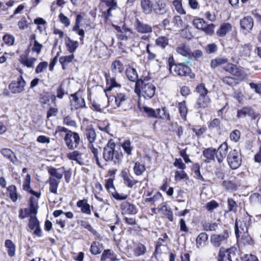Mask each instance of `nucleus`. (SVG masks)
<instances>
[{
    "mask_svg": "<svg viewBox=\"0 0 261 261\" xmlns=\"http://www.w3.org/2000/svg\"><path fill=\"white\" fill-rule=\"evenodd\" d=\"M218 227V224L216 222L207 223L203 224V228L206 231H216Z\"/></svg>",
    "mask_w": 261,
    "mask_h": 261,
    "instance_id": "obj_56",
    "label": "nucleus"
},
{
    "mask_svg": "<svg viewBox=\"0 0 261 261\" xmlns=\"http://www.w3.org/2000/svg\"><path fill=\"white\" fill-rule=\"evenodd\" d=\"M88 146L91 152H92L94 158L96 160V163L97 165L100 166V163L98 156L99 147L98 145L95 146L93 143L89 144Z\"/></svg>",
    "mask_w": 261,
    "mask_h": 261,
    "instance_id": "obj_40",
    "label": "nucleus"
},
{
    "mask_svg": "<svg viewBox=\"0 0 261 261\" xmlns=\"http://www.w3.org/2000/svg\"><path fill=\"white\" fill-rule=\"evenodd\" d=\"M65 44L67 50L70 53H73L79 46V42L71 39L69 37H66L65 39Z\"/></svg>",
    "mask_w": 261,
    "mask_h": 261,
    "instance_id": "obj_19",
    "label": "nucleus"
},
{
    "mask_svg": "<svg viewBox=\"0 0 261 261\" xmlns=\"http://www.w3.org/2000/svg\"><path fill=\"white\" fill-rule=\"evenodd\" d=\"M169 70L173 75L179 76H187L191 71L189 67L185 64H174L171 63H169Z\"/></svg>",
    "mask_w": 261,
    "mask_h": 261,
    "instance_id": "obj_9",
    "label": "nucleus"
},
{
    "mask_svg": "<svg viewBox=\"0 0 261 261\" xmlns=\"http://www.w3.org/2000/svg\"><path fill=\"white\" fill-rule=\"evenodd\" d=\"M25 82L20 76L17 78V81H13L9 85V89L13 93H19L24 90Z\"/></svg>",
    "mask_w": 261,
    "mask_h": 261,
    "instance_id": "obj_12",
    "label": "nucleus"
},
{
    "mask_svg": "<svg viewBox=\"0 0 261 261\" xmlns=\"http://www.w3.org/2000/svg\"><path fill=\"white\" fill-rule=\"evenodd\" d=\"M5 247L7 248L8 255L12 257L15 254V245L10 240H6L5 242Z\"/></svg>",
    "mask_w": 261,
    "mask_h": 261,
    "instance_id": "obj_37",
    "label": "nucleus"
},
{
    "mask_svg": "<svg viewBox=\"0 0 261 261\" xmlns=\"http://www.w3.org/2000/svg\"><path fill=\"white\" fill-rule=\"evenodd\" d=\"M112 69L114 72L121 73L124 69L123 64L119 61H115L112 64Z\"/></svg>",
    "mask_w": 261,
    "mask_h": 261,
    "instance_id": "obj_45",
    "label": "nucleus"
},
{
    "mask_svg": "<svg viewBox=\"0 0 261 261\" xmlns=\"http://www.w3.org/2000/svg\"><path fill=\"white\" fill-rule=\"evenodd\" d=\"M84 137L88 141L89 144L93 143L96 138L95 130L92 128L87 127L85 130Z\"/></svg>",
    "mask_w": 261,
    "mask_h": 261,
    "instance_id": "obj_27",
    "label": "nucleus"
},
{
    "mask_svg": "<svg viewBox=\"0 0 261 261\" xmlns=\"http://www.w3.org/2000/svg\"><path fill=\"white\" fill-rule=\"evenodd\" d=\"M254 115V113L252 109L250 108L245 107L238 110L237 116L238 118H244L247 115H248L253 116V117L255 119V116Z\"/></svg>",
    "mask_w": 261,
    "mask_h": 261,
    "instance_id": "obj_28",
    "label": "nucleus"
},
{
    "mask_svg": "<svg viewBox=\"0 0 261 261\" xmlns=\"http://www.w3.org/2000/svg\"><path fill=\"white\" fill-rule=\"evenodd\" d=\"M157 118H161L162 119L170 120V115L167 112L165 108H163L162 109H156Z\"/></svg>",
    "mask_w": 261,
    "mask_h": 261,
    "instance_id": "obj_46",
    "label": "nucleus"
},
{
    "mask_svg": "<svg viewBox=\"0 0 261 261\" xmlns=\"http://www.w3.org/2000/svg\"><path fill=\"white\" fill-rule=\"evenodd\" d=\"M38 208V203L37 199L32 196L29 200V210L28 208H22L19 211V217L21 219H24L29 215H36L37 213Z\"/></svg>",
    "mask_w": 261,
    "mask_h": 261,
    "instance_id": "obj_5",
    "label": "nucleus"
},
{
    "mask_svg": "<svg viewBox=\"0 0 261 261\" xmlns=\"http://www.w3.org/2000/svg\"><path fill=\"white\" fill-rule=\"evenodd\" d=\"M134 170L135 173L137 175H142L143 173L145 171V168L143 165L137 162L135 164V166L134 167Z\"/></svg>",
    "mask_w": 261,
    "mask_h": 261,
    "instance_id": "obj_53",
    "label": "nucleus"
},
{
    "mask_svg": "<svg viewBox=\"0 0 261 261\" xmlns=\"http://www.w3.org/2000/svg\"><path fill=\"white\" fill-rule=\"evenodd\" d=\"M72 99L71 101V109H77L85 107V102L84 98H79L75 94L72 95Z\"/></svg>",
    "mask_w": 261,
    "mask_h": 261,
    "instance_id": "obj_21",
    "label": "nucleus"
},
{
    "mask_svg": "<svg viewBox=\"0 0 261 261\" xmlns=\"http://www.w3.org/2000/svg\"><path fill=\"white\" fill-rule=\"evenodd\" d=\"M196 92L199 94L198 98L195 105L197 109H204L208 107L211 102V99L207 95L208 90L203 84H200L196 87Z\"/></svg>",
    "mask_w": 261,
    "mask_h": 261,
    "instance_id": "obj_3",
    "label": "nucleus"
},
{
    "mask_svg": "<svg viewBox=\"0 0 261 261\" xmlns=\"http://www.w3.org/2000/svg\"><path fill=\"white\" fill-rule=\"evenodd\" d=\"M49 184V191L54 194H57V190L59 181L53 177H49L47 182Z\"/></svg>",
    "mask_w": 261,
    "mask_h": 261,
    "instance_id": "obj_31",
    "label": "nucleus"
},
{
    "mask_svg": "<svg viewBox=\"0 0 261 261\" xmlns=\"http://www.w3.org/2000/svg\"><path fill=\"white\" fill-rule=\"evenodd\" d=\"M227 161L232 169L238 168L242 163V156L240 151L237 149L230 151L227 156Z\"/></svg>",
    "mask_w": 261,
    "mask_h": 261,
    "instance_id": "obj_6",
    "label": "nucleus"
},
{
    "mask_svg": "<svg viewBox=\"0 0 261 261\" xmlns=\"http://www.w3.org/2000/svg\"><path fill=\"white\" fill-rule=\"evenodd\" d=\"M240 25L243 29L249 31L253 26V18L251 16L244 17L240 21Z\"/></svg>",
    "mask_w": 261,
    "mask_h": 261,
    "instance_id": "obj_20",
    "label": "nucleus"
},
{
    "mask_svg": "<svg viewBox=\"0 0 261 261\" xmlns=\"http://www.w3.org/2000/svg\"><path fill=\"white\" fill-rule=\"evenodd\" d=\"M135 86V92L141 93L145 98H151L155 93V87L147 79L138 80Z\"/></svg>",
    "mask_w": 261,
    "mask_h": 261,
    "instance_id": "obj_2",
    "label": "nucleus"
},
{
    "mask_svg": "<svg viewBox=\"0 0 261 261\" xmlns=\"http://www.w3.org/2000/svg\"><path fill=\"white\" fill-rule=\"evenodd\" d=\"M115 143L109 141L103 150V158L107 162H113L115 164H119L122 159L121 151L115 149Z\"/></svg>",
    "mask_w": 261,
    "mask_h": 261,
    "instance_id": "obj_1",
    "label": "nucleus"
},
{
    "mask_svg": "<svg viewBox=\"0 0 261 261\" xmlns=\"http://www.w3.org/2000/svg\"><path fill=\"white\" fill-rule=\"evenodd\" d=\"M228 59L224 57H218L211 61V65L213 68L219 66L225 65L228 63Z\"/></svg>",
    "mask_w": 261,
    "mask_h": 261,
    "instance_id": "obj_30",
    "label": "nucleus"
},
{
    "mask_svg": "<svg viewBox=\"0 0 261 261\" xmlns=\"http://www.w3.org/2000/svg\"><path fill=\"white\" fill-rule=\"evenodd\" d=\"M147 202H150L151 203L156 205L159 203L163 202V198L162 194L160 192H156L152 197L147 198L146 200Z\"/></svg>",
    "mask_w": 261,
    "mask_h": 261,
    "instance_id": "obj_39",
    "label": "nucleus"
},
{
    "mask_svg": "<svg viewBox=\"0 0 261 261\" xmlns=\"http://www.w3.org/2000/svg\"><path fill=\"white\" fill-rule=\"evenodd\" d=\"M121 176L123 179L124 184L128 187L132 188L139 182L137 180L132 179L126 171L123 170L121 173Z\"/></svg>",
    "mask_w": 261,
    "mask_h": 261,
    "instance_id": "obj_24",
    "label": "nucleus"
},
{
    "mask_svg": "<svg viewBox=\"0 0 261 261\" xmlns=\"http://www.w3.org/2000/svg\"><path fill=\"white\" fill-rule=\"evenodd\" d=\"M123 213L127 214L132 215L137 213L135 206L128 202L124 203L122 205Z\"/></svg>",
    "mask_w": 261,
    "mask_h": 261,
    "instance_id": "obj_38",
    "label": "nucleus"
},
{
    "mask_svg": "<svg viewBox=\"0 0 261 261\" xmlns=\"http://www.w3.org/2000/svg\"><path fill=\"white\" fill-rule=\"evenodd\" d=\"M216 153V149L212 147L205 149L202 152L203 156L206 158L205 162L210 163L211 161L214 160Z\"/></svg>",
    "mask_w": 261,
    "mask_h": 261,
    "instance_id": "obj_25",
    "label": "nucleus"
},
{
    "mask_svg": "<svg viewBox=\"0 0 261 261\" xmlns=\"http://www.w3.org/2000/svg\"><path fill=\"white\" fill-rule=\"evenodd\" d=\"M59 19L61 23L64 24L65 27H68L70 25V21L69 19L63 13H60L59 14Z\"/></svg>",
    "mask_w": 261,
    "mask_h": 261,
    "instance_id": "obj_61",
    "label": "nucleus"
},
{
    "mask_svg": "<svg viewBox=\"0 0 261 261\" xmlns=\"http://www.w3.org/2000/svg\"><path fill=\"white\" fill-rule=\"evenodd\" d=\"M101 249L99 247V243L97 242H93L90 247V252L92 254L96 255L101 252Z\"/></svg>",
    "mask_w": 261,
    "mask_h": 261,
    "instance_id": "obj_50",
    "label": "nucleus"
},
{
    "mask_svg": "<svg viewBox=\"0 0 261 261\" xmlns=\"http://www.w3.org/2000/svg\"><path fill=\"white\" fill-rule=\"evenodd\" d=\"M237 238L241 237V241L244 244H250L252 242V239L248 234V231L244 233H240L238 236H236Z\"/></svg>",
    "mask_w": 261,
    "mask_h": 261,
    "instance_id": "obj_43",
    "label": "nucleus"
},
{
    "mask_svg": "<svg viewBox=\"0 0 261 261\" xmlns=\"http://www.w3.org/2000/svg\"><path fill=\"white\" fill-rule=\"evenodd\" d=\"M29 227L31 229L34 230V232L36 235L41 236V231L39 227V222L35 215L30 216Z\"/></svg>",
    "mask_w": 261,
    "mask_h": 261,
    "instance_id": "obj_16",
    "label": "nucleus"
},
{
    "mask_svg": "<svg viewBox=\"0 0 261 261\" xmlns=\"http://www.w3.org/2000/svg\"><path fill=\"white\" fill-rule=\"evenodd\" d=\"M231 25L229 23H224L221 25L217 31V34L220 37H224L231 30Z\"/></svg>",
    "mask_w": 261,
    "mask_h": 261,
    "instance_id": "obj_29",
    "label": "nucleus"
},
{
    "mask_svg": "<svg viewBox=\"0 0 261 261\" xmlns=\"http://www.w3.org/2000/svg\"><path fill=\"white\" fill-rule=\"evenodd\" d=\"M77 207L81 208V211L83 213L90 215L91 211L90 209V205L88 203L86 199H83L79 200L76 203Z\"/></svg>",
    "mask_w": 261,
    "mask_h": 261,
    "instance_id": "obj_23",
    "label": "nucleus"
},
{
    "mask_svg": "<svg viewBox=\"0 0 261 261\" xmlns=\"http://www.w3.org/2000/svg\"><path fill=\"white\" fill-rule=\"evenodd\" d=\"M67 157L71 160L75 161L80 165L83 164V160L81 156V154L77 151H73L67 154Z\"/></svg>",
    "mask_w": 261,
    "mask_h": 261,
    "instance_id": "obj_35",
    "label": "nucleus"
},
{
    "mask_svg": "<svg viewBox=\"0 0 261 261\" xmlns=\"http://www.w3.org/2000/svg\"><path fill=\"white\" fill-rule=\"evenodd\" d=\"M193 25L198 29L202 30L206 26V23L203 19L195 18L193 20Z\"/></svg>",
    "mask_w": 261,
    "mask_h": 261,
    "instance_id": "obj_54",
    "label": "nucleus"
},
{
    "mask_svg": "<svg viewBox=\"0 0 261 261\" xmlns=\"http://www.w3.org/2000/svg\"><path fill=\"white\" fill-rule=\"evenodd\" d=\"M107 90L111 91L113 88L120 87V85L118 84L115 78L111 77H107Z\"/></svg>",
    "mask_w": 261,
    "mask_h": 261,
    "instance_id": "obj_41",
    "label": "nucleus"
},
{
    "mask_svg": "<svg viewBox=\"0 0 261 261\" xmlns=\"http://www.w3.org/2000/svg\"><path fill=\"white\" fill-rule=\"evenodd\" d=\"M219 206V204L215 200H211L206 203L205 207L209 212H212Z\"/></svg>",
    "mask_w": 261,
    "mask_h": 261,
    "instance_id": "obj_64",
    "label": "nucleus"
},
{
    "mask_svg": "<svg viewBox=\"0 0 261 261\" xmlns=\"http://www.w3.org/2000/svg\"><path fill=\"white\" fill-rule=\"evenodd\" d=\"M128 99V96L123 92H118L115 96V102L118 107L126 104Z\"/></svg>",
    "mask_w": 261,
    "mask_h": 261,
    "instance_id": "obj_22",
    "label": "nucleus"
},
{
    "mask_svg": "<svg viewBox=\"0 0 261 261\" xmlns=\"http://www.w3.org/2000/svg\"><path fill=\"white\" fill-rule=\"evenodd\" d=\"M47 169L50 175L49 177L54 178L58 181L62 178L64 174L63 169H57L52 167H47Z\"/></svg>",
    "mask_w": 261,
    "mask_h": 261,
    "instance_id": "obj_18",
    "label": "nucleus"
},
{
    "mask_svg": "<svg viewBox=\"0 0 261 261\" xmlns=\"http://www.w3.org/2000/svg\"><path fill=\"white\" fill-rule=\"evenodd\" d=\"M22 188H23V190H24V191H28L30 193L34 195L36 197L35 198L36 199H37V200H38V199L40 198V197L41 196L40 192H35L31 189L30 182H24L23 181Z\"/></svg>",
    "mask_w": 261,
    "mask_h": 261,
    "instance_id": "obj_42",
    "label": "nucleus"
},
{
    "mask_svg": "<svg viewBox=\"0 0 261 261\" xmlns=\"http://www.w3.org/2000/svg\"><path fill=\"white\" fill-rule=\"evenodd\" d=\"M146 251V247L142 244L139 243L134 248V254L137 256L144 254Z\"/></svg>",
    "mask_w": 261,
    "mask_h": 261,
    "instance_id": "obj_44",
    "label": "nucleus"
},
{
    "mask_svg": "<svg viewBox=\"0 0 261 261\" xmlns=\"http://www.w3.org/2000/svg\"><path fill=\"white\" fill-rule=\"evenodd\" d=\"M141 11L146 15L151 14L154 0H139Z\"/></svg>",
    "mask_w": 261,
    "mask_h": 261,
    "instance_id": "obj_17",
    "label": "nucleus"
},
{
    "mask_svg": "<svg viewBox=\"0 0 261 261\" xmlns=\"http://www.w3.org/2000/svg\"><path fill=\"white\" fill-rule=\"evenodd\" d=\"M223 186L228 191H234L238 188L237 185L230 180H224L223 182Z\"/></svg>",
    "mask_w": 261,
    "mask_h": 261,
    "instance_id": "obj_49",
    "label": "nucleus"
},
{
    "mask_svg": "<svg viewBox=\"0 0 261 261\" xmlns=\"http://www.w3.org/2000/svg\"><path fill=\"white\" fill-rule=\"evenodd\" d=\"M208 239V235L205 232L200 233L196 238V245L197 248L203 246Z\"/></svg>",
    "mask_w": 261,
    "mask_h": 261,
    "instance_id": "obj_34",
    "label": "nucleus"
},
{
    "mask_svg": "<svg viewBox=\"0 0 261 261\" xmlns=\"http://www.w3.org/2000/svg\"><path fill=\"white\" fill-rule=\"evenodd\" d=\"M159 210L162 211L163 214L167 216L170 221H173L172 212L170 210H168L165 205H163Z\"/></svg>",
    "mask_w": 261,
    "mask_h": 261,
    "instance_id": "obj_57",
    "label": "nucleus"
},
{
    "mask_svg": "<svg viewBox=\"0 0 261 261\" xmlns=\"http://www.w3.org/2000/svg\"><path fill=\"white\" fill-rule=\"evenodd\" d=\"M64 139L67 147L71 150L76 148L81 141L79 134L72 131L66 134Z\"/></svg>",
    "mask_w": 261,
    "mask_h": 261,
    "instance_id": "obj_7",
    "label": "nucleus"
},
{
    "mask_svg": "<svg viewBox=\"0 0 261 261\" xmlns=\"http://www.w3.org/2000/svg\"><path fill=\"white\" fill-rule=\"evenodd\" d=\"M235 250L234 248L228 249L221 248L218 255V261H238L236 257Z\"/></svg>",
    "mask_w": 261,
    "mask_h": 261,
    "instance_id": "obj_8",
    "label": "nucleus"
},
{
    "mask_svg": "<svg viewBox=\"0 0 261 261\" xmlns=\"http://www.w3.org/2000/svg\"><path fill=\"white\" fill-rule=\"evenodd\" d=\"M222 82L226 85L230 86H233L238 84V82L237 80L231 76H225L223 77L221 79Z\"/></svg>",
    "mask_w": 261,
    "mask_h": 261,
    "instance_id": "obj_48",
    "label": "nucleus"
},
{
    "mask_svg": "<svg viewBox=\"0 0 261 261\" xmlns=\"http://www.w3.org/2000/svg\"><path fill=\"white\" fill-rule=\"evenodd\" d=\"M72 54L69 56H62L59 59V62L61 64H68L69 63H71L74 58V55L71 53Z\"/></svg>",
    "mask_w": 261,
    "mask_h": 261,
    "instance_id": "obj_58",
    "label": "nucleus"
},
{
    "mask_svg": "<svg viewBox=\"0 0 261 261\" xmlns=\"http://www.w3.org/2000/svg\"><path fill=\"white\" fill-rule=\"evenodd\" d=\"M229 237L227 231L225 230L220 234H213L211 236V242L215 247H219L222 243L226 242Z\"/></svg>",
    "mask_w": 261,
    "mask_h": 261,
    "instance_id": "obj_11",
    "label": "nucleus"
},
{
    "mask_svg": "<svg viewBox=\"0 0 261 261\" xmlns=\"http://www.w3.org/2000/svg\"><path fill=\"white\" fill-rule=\"evenodd\" d=\"M155 42L158 46H160L162 48H164L168 45V39L166 37L161 36L156 40Z\"/></svg>",
    "mask_w": 261,
    "mask_h": 261,
    "instance_id": "obj_51",
    "label": "nucleus"
},
{
    "mask_svg": "<svg viewBox=\"0 0 261 261\" xmlns=\"http://www.w3.org/2000/svg\"><path fill=\"white\" fill-rule=\"evenodd\" d=\"M251 223V216L247 213L242 217L237 218L235 222V234L238 236L240 233L248 231V228Z\"/></svg>",
    "mask_w": 261,
    "mask_h": 261,
    "instance_id": "obj_4",
    "label": "nucleus"
},
{
    "mask_svg": "<svg viewBox=\"0 0 261 261\" xmlns=\"http://www.w3.org/2000/svg\"><path fill=\"white\" fill-rule=\"evenodd\" d=\"M178 108L181 117L185 119L188 112V109L186 107L185 101H183L182 102H179Z\"/></svg>",
    "mask_w": 261,
    "mask_h": 261,
    "instance_id": "obj_52",
    "label": "nucleus"
},
{
    "mask_svg": "<svg viewBox=\"0 0 261 261\" xmlns=\"http://www.w3.org/2000/svg\"><path fill=\"white\" fill-rule=\"evenodd\" d=\"M251 49V46L249 44H244L238 47V50L240 53V56L242 57L249 56Z\"/></svg>",
    "mask_w": 261,
    "mask_h": 261,
    "instance_id": "obj_33",
    "label": "nucleus"
},
{
    "mask_svg": "<svg viewBox=\"0 0 261 261\" xmlns=\"http://www.w3.org/2000/svg\"><path fill=\"white\" fill-rule=\"evenodd\" d=\"M223 69L231 74L238 77L240 79L244 77V74L242 70L238 68L236 65L232 63H227L223 67Z\"/></svg>",
    "mask_w": 261,
    "mask_h": 261,
    "instance_id": "obj_13",
    "label": "nucleus"
},
{
    "mask_svg": "<svg viewBox=\"0 0 261 261\" xmlns=\"http://www.w3.org/2000/svg\"><path fill=\"white\" fill-rule=\"evenodd\" d=\"M173 6L176 11V12L180 14H184L186 13L185 11L184 10L182 5L181 4V2L180 0H175L172 2Z\"/></svg>",
    "mask_w": 261,
    "mask_h": 261,
    "instance_id": "obj_47",
    "label": "nucleus"
},
{
    "mask_svg": "<svg viewBox=\"0 0 261 261\" xmlns=\"http://www.w3.org/2000/svg\"><path fill=\"white\" fill-rule=\"evenodd\" d=\"M167 11V4L165 0H154L151 14L153 13L158 15H163Z\"/></svg>",
    "mask_w": 261,
    "mask_h": 261,
    "instance_id": "obj_10",
    "label": "nucleus"
},
{
    "mask_svg": "<svg viewBox=\"0 0 261 261\" xmlns=\"http://www.w3.org/2000/svg\"><path fill=\"white\" fill-rule=\"evenodd\" d=\"M114 258L113 253L112 252L111 250L110 249L105 250L102 252V254L101 256L100 260L101 261H106L108 259H113Z\"/></svg>",
    "mask_w": 261,
    "mask_h": 261,
    "instance_id": "obj_55",
    "label": "nucleus"
},
{
    "mask_svg": "<svg viewBox=\"0 0 261 261\" xmlns=\"http://www.w3.org/2000/svg\"><path fill=\"white\" fill-rule=\"evenodd\" d=\"M228 211L236 213L237 211L238 205L236 202L231 198H228L227 200Z\"/></svg>",
    "mask_w": 261,
    "mask_h": 261,
    "instance_id": "obj_60",
    "label": "nucleus"
},
{
    "mask_svg": "<svg viewBox=\"0 0 261 261\" xmlns=\"http://www.w3.org/2000/svg\"><path fill=\"white\" fill-rule=\"evenodd\" d=\"M7 190L9 192L10 198L13 202H16L19 197V195L17 192V188L14 185L9 186Z\"/></svg>",
    "mask_w": 261,
    "mask_h": 261,
    "instance_id": "obj_36",
    "label": "nucleus"
},
{
    "mask_svg": "<svg viewBox=\"0 0 261 261\" xmlns=\"http://www.w3.org/2000/svg\"><path fill=\"white\" fill-rule=\"evenodd\" d=\"M122 147L124 151L128 155L131 154L132 147L130 145V142L129 140L125 141L122 144Z\"/></svg>",
    "mask_w": 261,
    "mask_h": 261,
    "instance_id": "obj_63",
    "label": "nucleus"
},
{
    "mask_svg": "<svg viewBox=\"0 0 261 261\" xmlns=\"http://www.w3.org/2000/svg\"><path fill=\"white\" fill-rule=\"evenodd\" d=\"M177 52L185 57H188L190 54L188 48L183 44L179 45L176 49Z\"/></svg>",
    "mask_w": 261,
    "mask_h": 261,
    "instance_id": "obj_59",
    "label": "nucleus"
},
{
    "mask_svg": "<svg viewBox=\"0 0 261 261\" xmlns=\"http://www.w3.org/2000/svg\"><path fill=\"white\" fill-rule=\"evenodd\" d=\"M228 152V145L226 142L221 144L216 150V158L219 163H222L225 158Z\"/></svg>",
    "mask_w": 261,
    "mask_h": 261,
    "instance_id": "obj_15",
    "label": "nucleus"
},
{
    "mask_svg": "<svg viewBox=\"0 0 261 261\" xmlns=\"http://www.w3.org/2000/svg\"><path fill=\"white\" fill-rule=\"evenodd\" d=\"M48 66V63L47 62H40L36 67L35 69V72L36 73H40L44 71Z\"/></svg>",
    "mask_w": 261,
    "mask_h": 261,
    "instance_id": "obj_62",
    "label": "nucleus"
},
{
    "mask_svg": "<svg viewBox=\"0 0 261 261\" xmlns=\"http://www.w3.org/2000/svg\"><path fill=\"white\" fill-rule=\"evenodd\" d=\"M135 28L138 32L142 34H148L152 32V27L150 25L140 21L138 19L136 20Z\"/></svg>",
    "mask_w": 261,
    "mask_h": 261,
    "instance_id": "obj_14",
    "label": "nucleus"
},
{
    "mask_svg": "<svg viewBox=\"0 0 261 261\" xmlns=\"http://www.w3.org/2000/svg\"><path fill=\"white\" fill-rule=\"evenodd\" d=\"M126 75L128 79L132 82H136L138 80V74L136 69L133 67H128L126 70Z\"/></svg>",
    "mask_w": 261,
    "mask_h": 261,
    "instance_id": "obj_32",
    "label": "nucleus"
},
{
    "mask_svg": "<svg viewBox=\"0 0 261 261\" xmlns=\"http://www.w3.org/2000/svg\"><path fill=\"white\" fill-rule=\"evenodd\" d=\"M36 60L37 59L35 58H28L25 55H21L20 57V63L28 68H33L34 67V63Z\"/></svg>",
    "mask_w": 261,
    "mask_h": 261,
    "instance_id": "obj_26",
    "label": "nucleus"
}]
</instances>
